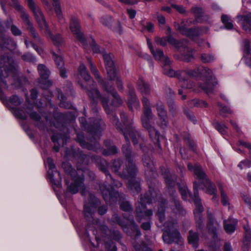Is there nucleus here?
I'll return each instance as SVG.
<instances>
[{
  "label": "nucleus",
  "instance_id": "obj_64",
  "mask_svg": "<svg viewBox=\"0 0 251 251\" xmlns=\"http://www.w3.org/2000/svg\"><path fill=\"white\" fill-rule=\"evenodd\" d=\"M172 6L181 14H183L185 12V9L181 5L172 4Z\"/></svg>",
  "mask_w": 251,
  "mask_h": 251
},
{
  "label": "nucleus",
  "instance_id": "obj_22",
  "mask_svg": "<svg viewBox=\"0 0 251 251\" xmlns=\"http://www.w3.org/2000/svg\"><path fill=\"white\" fill-rule=\"evenodd\" d=\"M143 164L146 168L145 176L149 182L150 179L156 176V171L150 158L145 155L143 157Z\"/></svg>",
  "mask_w": 251,
  "mask_h": 251
},
{
  "label": "nucleus",
  "instance_id": "obj_18",
  "mask_svg": "<svg viewBox=\"0 0 251 251\" xmlns=\"http://www.w3.org/2000/svg\"><path fill=\"white\" fill-rule=\"evenodd\" d=\"M70 28L75 38L83 45H85L86 40L83 33L80 30V25L78 19L75 17H72L70 24Z\"/></svg>",
  "mask_w": 251,
  "mask_h": 251
},
{
  "label": "nucleus",
  "instance_id": "obj_3",
  "mask_svg": "<svg viewBox=\"0 0 251 251\" xmlns=\"http://www.w3.org/2000/svg\"><path fill=\"white\" fill-rule=\"evenodd\" d=\"M78 72L80 76L87 83V86L85 87L82 84H81V86L85 90L86 92L93 103H97L98 100H100L106 113L107 114H111V110L108 105V98L106 96H101L100 95L99 91L96 87V83L92 80L86 67L83 64H81L79 65L78 68Z\"/></svg>",
  "mask_w": 251,
  "mask_h": 251
},
{
  "label": "nucleus",
  "instance_id": "obj_52",
  "mask_svg": "<svg viewBox=\"0 0 251 251\" xmlns=\"http://www.w3.org/2000/svg\"><path fill=\"white\" fill-rule=\"evenodd\" d=\"M188 76L191 77H197L200 75V73L201 72V66H199L197 67L195 69L193 70H187Z\"/></svg>",
  "mask_w": 251,
  "mask_h": 251
},
{
  "label": "nucleus",
  "instance_id": "obj_38",
  "mask_svg": "<svg viewBox=\"0 0 251 251\" xmlns=\"http://www.w3.org/2000/svg\"><path fill=\"white\" fill-rule=\"evenodd\" d=\"M218 188L221 193V202L224 206H227L229 204L228 197L224 191L223 186L221 183H219Z\"/></svg>",
  "mask_w": 251,
  "mask_h": 251
},
{
  "label": "nucleus",
  "instance_id": "obj_48",
  "mask_svg": "<svg viewBox=\"0 0 251 251\" xmlns=\"http://www.w3.org/2000/svg\"><path fill=\"white\" fill-rule=\"evenodd\" d=\"M55 45H59L63 42V39L59 34L53 36L50 32V34L47 33Z\"/></svg>",
  "mask_w": 251,
  "mask_h": 251
},
{
  "label": "nucleus",
  "instance_id": "obj_41",
  "mask_svg": "<svg viewBox=\"0 0 251 251\" xmlns=\"http://www.w3.org/2000/svg\"><path fill=\"white\" fill-rule=\"evenodd\" d=\"M58 98L60 100L59 106L60 107L70 109L72 107V105L71 102L66 101V98L61 93L59 92Z\"/></svg>",
  "mask_w": 251,
  "mask_h": 251
},
{
  "label": "nucleus",
  "instance_id": "obj_54",
  "mask_svg": "<svg viewBox=\"0 0 251 251\" xmlns=\"http://www.w3.org/2000/svg\"><path fill=\"white\" fill-rule=\"evenodd\" d=\"M191 10L195 16L199 18L202 16L203 13V10L201 7H192Z\"/></svg>",
  "mask_w": 251,
  "mask_h": 251
},
{
  "label": "nucleus",
  "instance_id": "obj_28",
  "mask_svg": "<svg viewBox=\"0 0 251 251\" xmlns=\"http://www.w3.org/2000/svg\"><path fill=\"white\" fill-rule=\"evenodd\" d=\"M218 84V82L216 80L215 77H214L213 80H207L203 84L199 83L198 86L203 91L206 92L207 94H210L212 93L214 89L215 86Z\"/></svg>",
  "mask_w": 251,
  "mask_h": 251
},
{
  "label": "nucleus",
  "instance_id": "obj_26",
  "mask_svg": "<svg viewBox=\"0 0 251 251\" xmlns=\"http://www.w3.org/2000/svg\"><path fill=\"white\" fill-rule=\"evenodd\" d=\"M205 188V193L211 195H213L212 200L218 201L217 196V189L214 184L212 183L209 179H206L204 183H202Z\"/></svg>",
  "mask_w": 251,
  "mask_h": 251
},
{
  "label": "nucleus",
  "instance_id": "obj_58",
  "mask_svg": "<svg viewBox=\"0 0 251 251\" xmlns=\"http://www.w3.org/2000/svg\"><path fill=\"white\" fill-rule=\"evenodd\" d=\"M59 140H60V138L58 137V135L57 134H54L51 137V140L55 144V145L53 147V150L56 152H58L59 151V147L56 145V143H58Z\"/></svg>",
  "mask_w": 251,
  "mask_h": 251
},
{
  "label": "nucleus",
  "instance_id": "obj_46",
  "mask_svg": "<svg viewBox=\"0 0 251 251\" xmlns=\"http://www.w3.org/2000/svg\"><path fill=\"white\" fill-rule=\"evenodd\" d=\"M214 127L222 134L225 135L227 133V127L224 124L216 122Z\"/></svg>",
  "mask_w": 251,
  "mask_h": 251
},
{
  "label": "nucleus",
  "instance_id": "obj_9",
  "mask_svg": "<svg viewBox=\"0 0 251 251\" xmlns=\"http://www.w3.org/2000/svg\"><path fill=\"white\" fill-rule=\"evenodd\" d=\"M164 74L170 77H176L179 80L180 85L182 88L190 89L194 86V83L189 79L187 70H178L175 72L169 65L165 66Z\"/></svg>",
  "mask_w": 251,
  "mask_h": 251
},
{
  "label": "nucleus",
  "instance_id": "obj_60",
  "mask_svg": "<svg viewBox=\"0 0 251 251\" xmlns=\"http://www.w3.org/2000/svg\"><path fill=\"white\" fill-rule=\"evenodd\" d=\"M174 203L176 209V211L175 210V208H173V210L175 212H180L182 208L181 206V205L180 204L179 202L176 199L174 200Z\"/></svg>",
  "mask_w": 251,
  "mask_h": 251
},
{
  "label": "nucleus",
  "instance_id": "obj_20",
  "mask_svg": "<svg viewBox=\"0 0 251 251\" xmlns=\"http://www.w3.org/2000/svg\"><path fill=\"white\" fill-rule=\"evenodd\" d=\"M219 223L217 221L213 216L210 214H208V222L206 225V228L208 232L212 235L213 238L216 240L217 238V231L220 229Z\"/></svg>",
  "mask_w": 251,
  "mask_h": 251
},
{
  "label": "nucleus",
  "instance_id": "obj_40",
  "mask_svg": "<svg viewBox=\"0 0 251 251\" xmlns=\"http://www.w3.org/2000/svg\"><path fill=\"white\" fill-rule=\"evenodd\" d=\"M250 42L249 40L248 39H244L243 41V45H244V51L245 53L246 54L245 58V62L246 63V61L248 59V61L250 62L249 60L250 56L251 54V49L250 48Z\"/></svg>",
  "mask_w": 251,
  "mask_h": 251
},
{
  "label": "nucleus",
  "instance_id": "obj_13",
  "mask_svg": "<svg viewBox=\"0 0 251 251\" xmlns=\"http://www.w3.org/2000/svg\"><path fill=\"white\" fill-rule=\"evenodd\" d=\"M100 203L99 201L91 193L89 194L88 201L84 205L83 214L85 219L90 222L94 221V215L96 208Z\"/></svg>",
  "mask_w": 251,
  "mask_h": 251
},
{
  "label": "nucleus",
  "instance_id": "obj_16",
  "mask_svg": "<svg viewBox=\"0 0 251 251\" xmlns=\"http://www.w3.org/2000/svg\"><path fill=\"white\" fill-rule=\"evenodd\" d=\"M38 71L40 76L39 81L40 86L45 89L50 87L52 82L48 79L50 74V72L48 68L43 64H39L38 66Z\"/></svg>",
  "mask_w": 251,
  "mask_h": 251
},
{
  "label": "nucleus",
  "instance_id": "obj_39",
  "mask_svg": "<svg viewBox=\"0 0 251 251\" xmlns=\"http://www.w3.org/2000/svg\"><path fill=\"white\" fill-rule=\"evenodd\" d=\"M190 106H196L197 107H206L208 104L204 100L199 99H193L188 102Z\"/></svg>",
  "mask_w": 251,
  "mask_h": 251
},
{
  "label": "nucleus",
  "instance_id": "obj_42",
  "mask_svg": "<svg viewBox=\"0 0 251 251\" xmlns=\"http://www.w3.org/2000/svg\"><path fill=\"white\" fill-rule=\"evenodd\" d=\"M52 5L54 7L55 12L57 18L59 20L63 19V15L61 9L60 5L59 2V0H51Z\"/></svg>",
  "mask_w": 251,
  "mask_h": 251
},
{
  "label": "nucleus",
  "instance_id": "obj_21",
  "mask_svg": "<svg viewBox=\"0 0 251 251\" xmlns=\"http://www.w3.org/2000/svg\"><path fill=\"white\" fill-rule=\"evenodd\" d=\"M103 58L105 63L108 77L109 78L110 80H114L116 77V75L112 57L110 54H103Z\"/></svg>",
  "mask_w": 251,
  "mask_h": 251
},
{
  "label": "nucleus",
  "instance_id": "obj_2",
  "mask_svg": "<svg viewBox=\"0 0 251 251\" xmlns=\"http://www.w3.org/2000/svg\"><path fill=\"white\" fill-rule=\"evenodd\" d=\"M149 190L144 197L141 195L136 204V217L137 220L140 222L142 219H146L152 215L151 210L146 209V203H150L158 201V211L157 215L161 223L164 220V205L166 201L163 200L160 197L159 191L152 187L149 183Z\"/></svg>",
  "mask_w": 251,
  "mask_h": 251
},
{
  "label": "nucleus",
  "instance_id": "obj_43",
  "mask_svg": "<svg viewBox=\"0 0 251 251\" xmlns=\"http://www.w3.org/2000/svg\"><path fill=\"white\" fill-rule=\"evenodd\" d=\"M251 239V233H245L244 238L243 242L242 249L244 251H247L249 249Z\"/></svg>",
  "mask_w": 251,
  "mask_h": 251
},
{
  "label": "nucleus",
  "instance_id": "obj_29",
  "mask_svg": "<svg viewBox=\"0 0 251 251\" xmlns=\"http://www.w3.org/2000/svg\"><path fill=\"white\" fill-rule=\"evenodd\" d=\"M237 224V220L232 218H229L227 220L224 221V229L227 233L231 234L234 232Z\"/></svg>",
  "mask_w": 251,
  "mask_h": 251
},
{
  "label": "nucleus",
  "instance_id": "obj_15",
  "mask_svg": "<svg viewBox=\"0 0 251 251\" xmlns=\"http://www.w3.org/2000/svg\"><path fill=\"white\" fill-rule=\"evenodd\" d=\"M188 169L189 171L193 172L194 173V175L196 176V178L199 179V181L195 180L193 182V188L194 189V182H197L198 184V186L197 187V190L198 192V188H200L202 190L204 189L202 185V183H204L205 181H206V179H208L206 175L202 170L201 166L195 164L193 165L191 163H188L187 165ZM194 198V197H193Z\"/></svg>",
  "mask_w": 251,
  "mask_h": 251
},
{
  "label": "nucleus",
  "instance_id": "obj_7",
  "mask_svg": "<svg viewBox=\"0 0 251 251\" xmlns=\"http://www.w3.org/2000/svg\"><path fill=\"white\" fill-rule=\"evenodd\" d=\"M163 226L164 233L162 238L165 243L171 244L179 240L180 234L177 229V223L176 220H171L165 222Z\"/></svg>",
  "mask_w": 251,
  "mask_h": 251
},
{
  "label": "nucleus",
  "instance_id": "obj_31",
  "mask_svg": "<svg viewBox=\"0 0 251 251\" xmlns=\"http://www.w3.org/2000/svg\"><path fill=\"white\" fill-rule=\"evenodd\" d=\"M187 238L189 243L192 245L194 248H197L198 247L199 235L197 232L190 230Z\"/></svg>",
  "mask_w": 251,
  "mask_h": 251
},
{
  "label": "nucleus",
  "instance_id": "obj_24",
  "mask_svg": "<svg viewBox=\"0 0 251 251\" xmlns=\"http://www.w3.org/2000/svg\"><path fill=\"white\" fill-rule=\"evenodd\" d=\"M155 42L162 46H165L167 43L175 46L176 48L179 49L182 46V41L176 40L172 35H168L167 37L160 38L156 37L154 39Z\"/></svg>",
  "mask_w": 251,
  "mask_h": 251
},
{
  "label": "nucleus",
  "instance_id": "obj_44",
  "mask_svg": "<svg viewBox=\"0 0 251 251\" xmlns=\"http://www.w3.org/2000/svg\"><path fill=\"white\" fill-rule=\"evenodd\" d=\"M105 145L107 147H108L107 144L109 143L108 141H106L105 142ZM118 151L117 149L115 146H113L110 147H107V150H105L103 151L102 154L104 155H112L116 153Z\"/></svg>",
  "mask_w": 251,
  "mask_h": 251
},
{
  "label": "nucleus",
  "instance_id": "obj_56",
  "mask_svg": "<svg viewBox=\"0 0 251 251\" xmlns=\"http://www.w3.org/2000/svg\"><path fill=\"white\" fill-rule=\"evenodd\" d=\"M218 105L220 107V113L221 114L225 115L226 114H231L232 110L227 106H224L222 104L219 103Z\"/></svg>",
  "mask_w": 251,
  "mask_h": 251
},
{
  "label": "nucleus",
  "instance_id": "obj_45",
  "mask_svg": "<svg viewBox=\"0 0 251 251\" xmlns=\"http://www.w3.org/2000/svg\"><path fill=\"white\" fill-rule=\"evenodd\" d=\"M167 103L169 109V111L173 115L176 114L178 111V108L176 105L174 101L172 100H168Z\"/></svg>",
  "mask_w": 251,
  "mask_h": 251
},
{
  "label": "nucleus",
  "instance_id": "obj_35",
  "mask_svg": "<svg viewBox=\"0 0 251 251\" xmlns=\"http://www.w3.org/2000/svg\"><path fill=\"white\" fill-rule=\"evenodd\" d=\"M221 21L226 29L230 30L233 28L232 21L228 15L223 14L221 16Z\"/></svg>",
  "mask_w": 251,
  "mask_h": 251
},
{
  "label": "nucleus",
  "instance_id": "obj_10",
  "mask_svg": "<svg viewBox=\"0 0 251 251\" xmlns=\"http://www.w3.org/2000/svg\"><path fill=\"white\" fill-rule=\"evenodd\" d=\"M107 183H103L100 185V189L104 200L107 203L113 204L117 201L120 202L124 200L125 196L123 194H119V193L108 186Z\"/></svg>",
  "mask_w": 251,
  "mask_h": 251
},
{
  "label": "nucleus",
  "instance_id": "obj_62",
  "mask_svg": "<svg viewBox=\"0 0 251 251\" xmlns=\"http://www.w3.org/2000/svg\"><path fill=\"white\" fill-rule=\"evenodd\" d=\"M185 114L186 115L188 118L192 121L194 124L197 121L194 114L188 111H185Z\"/></svg>",
  "mask_w": 251,
  "mask_h": 251
},
{
  "label": "nucleus",
  "instance_id": "obj_34",
  "mask_svg": "<svg viewBox=\"0 0 251 251\" xmlns=\"http://www.w3.org/2000/svg\"><path fill=\"white\" fill-rule=\"evenodd\" d=\"M88 61L90 65L89 67L91 70V71L93 74V75H95L96 78L97 79L98 83H99L100 84L102 85V86L104 83H105L106 84H107V83H109L108 82L103 81V80L100 78V75L99 74L98 69H97L96 66L93 64L91 60L89 58H88Z\"/></svg>",
  "mask_w": 251,
  "mask_h": 251
},
{
  "label": "nucleus",
  "instance_id": "obj_1",
  "mask_svg": "<svg viewBox=\"0 0 251 251\" xmlns=\"http://www.w3.org/2000/svg\"><path fill=\"white\" fill-rule=\"evenodd\" d=\"M122 121L124 124V127L120 126L121 124H118V119L115 115H111V120L113 125L117 126L119 130L123 134L125 138L126 141V145L123 146L122 150L125 154L127 164H126V169L122 173L119 172L122 162L120 159L114 160L111 165V169L113 172L122 177L128 179L127 187L128 189L131 191L133 194H137L141 190L140 185L139 182L135 180L134 178L136 176L137 168L133 163L132 159V154L130 148L129 139L128 135L131 139L134 145L138 144V141L139 138L138 132L133 126L132 120H128L125 113L122 112L120 114Z\"/></svg>",
  "mask_w": 251,
  "mask_h": 251
},
{
  "label": "nucleus",
  "instance_id": "obj_25",
  "mask_svg": "<svg viewBox=\"0 0 251 251\" xmlns=\"http://www.w3.org/2000/svg\"><path fill=\"white\" fill-rule=\"evenodd\" d=\"M150 50L155 59L161 60L164 63L163 70L165 66L170 65V60L167 57L164 55L162 50L159 49H155L154 50L153 47H150Z\"/></svg>",
  "mask_w": 251,
  "mask_h": 251
},
{
  "label": "nucleus",
  "instance_id": "obj_36",
  "mask_svg": "<svg viewBox=\"0 0 251 251\" xmlns=\"http://www.w3.org/2000/svg\"><path fill=\"white\" fill-rule=\"evenodd\" d=\"M200 75L205 77L207 80H213L214 76L212 71L208 68L201 66Z\"/></svg>",
  "mask_w": 251,
  "mask_h": 251
},
{
  "label": "nucleus",
  "instance_id": "obj_51",
  "mask_svg": "<svg viewBox=\"0 0 251 251\" xmlns=\"http://www.w3.org/2000/svg\"><path fill=\"white\" fill-rule=\"evenodd\" d=\"M179 191L182 196V198L184 200H187L188 196H191L187 187L185 185H183L179 187Z\"/></svg>",
  "mask_w": 251,
  "mask_h": 251
},
{
  "label": "nucleus",
  "instance_id": "obj_59",
  "mask_svg": "<svg viewBox=\"0 0 251 251\" xmlns=\"http://www.w3.org/2000/svg\"><path fill=\"white\" fill-rule=\"evenodd\" d=\"M155 16L157 18L160 24H165V18L164 16L159 13L158 12H156V13L155 14Z\"/></svg>",
  "mask_w": 251,
  "mask_h": 251
},
{
  "label": "nucleus",
  "instance_id": "obj_47",
  "mask_svg": "<svg viewBox=\"0 0 251 251\" xmlns=\"http://www.w3.org/2000/svg\"><path fill=\"white\" fill-rule=\"evenodd\" d=\"M113 22V18L111 16H104L100 19L101 23L106 26H110Z\"/></svg>",
  "mask_w": 251,
  "mask_h": 251
},
{
  "label": "nucleus",
  "instance_id": "obj_8",
  "mask_svg": "<svg viewBox=\"0 0 251 251\" xmlns=\"http://www.w3.org/2000/svg\"><path fill=\"white\" fill-rule=\"evenodd\" d=\"M29 9L33 13L34 19L41 30H44L47 33L50 34L49 25L46 20L41 8L34 0H25Z\"/></svg>",
  "mask_w": 251,
  "mask_h": 251
},
{
  "label": "nucleus",
  "instance_id": "obj_30",
  "mask_svg": "<svg viewBox=\"0 0 251 251\" xmlns=\"http://www.w3.org/2000/svg\"><path fill=\"white\" fill-rule=\"evenodd\" d=\"M127 103L128 107L130 109H132L133 107L138 108L140 107V102L133 89L129 90V96Z\"/></svg>",
  "mask_w": 251,
  "mask_h": 251
},
{
  "label": "nucleus",
  "instance_id": "obj_27",
  "mask_svg": "<svg viewBox=\"0 0 251 251\" xmlns=\"http://www.w3.org/2000/svg\"><path fill=\"white\" fill-rule=\"evenodd\" d=\"M137 87L142 96H147L150 95L151 93L150 86L142 78H140L138 80Z\"/></svg>",
  "mask_w": 251,
  "mask_h": 251
},
{
  "label": "nucleus",
  "instance_id": "obj_19",
  "mask_svg": "<svg viewBox=\"0 0 251 251\" xmlns=\"http://www.w3.org/2000/svg\"><path fill=\"white\" fill-rule=\"evenodd\" d=\"M157 116L160 121V126L161 128H165L167 126L169 121L167 112L165 106L161 101H158L155 104Z\"/></svg>",
  "mask_w": 251,
  "mask_h": 251
},
{
  "label": "nucleus",
  "instance_id": "obj_14",
  "mask_svg": "<svg viewBox=\"0 0 251 251\" xmlns=\"http://www.w3.org/2000/svg\"><path fill=\"white\" fill-rule=\"evenodd\" d=\"M92 158L93 160H95L98 167L99 168L100 170L104 172L107 178L108 179V177L110 178V182L107 183L109 187L113 189V187L119 188L122 186V184L121 182L119 181H116L111 177V175L109 174L108 171L107 170V163L105 160L101 159L100 157L98 156H92Z\"/></svg>",
  "mask_w": 251,
  "mask_h": 251
},
{
  "label": "nucleus",
  "instance_id": "obj_49",
  "mask_svg": "<svg viewBox=\"0 0 251 251\" xmlns=\"http://www.w3.org/2000/svg\"><path fill=\"white\" fill-rule=\"evenodd\" d=\"M14 114L17 118L22 120H25L27 118L26 112L22 109H15L14 110Z\"/></svg>",
  "mask_w": 251,
  "mask_h": 251
},
{
  "label": "nucleus",
  "instance_id": "obj_4",
  "mask_svg": "<svg viewBox=\"0 0 251 251\" xmlns=\"http://www.w3.org/2000/svg\"><path fill=\"white\" fill-rule=\"evenodd\" d=\"M142 102L144 108L143 114L141 117L142 126L148 131L151 141L156 147L161 150V146L159 143V132L151 125V121L153 118V114L150 100L147 96H142Z\"/></svg>",
  "mask_w": 251,
  "mask_h": 251
},
{
  "label": "nucleus",
  "instance_id": "obj_53",
  "mask_svg": "<svg viewBox=\"0 0 251 251\" xmlns=\"http://www.w3.org/2000/svg\"><path fill=\"white\" fill-rule=\"evenodd\" d=\"M53 57L54 60L55 61V64L57 66V67H60L64 66V61L62 60V57L60 55H57L54 52L53 53Z\"/></svg>",
  "mask_w": 251,
  "mask_h": 251
},
{
  "label": "nucleus",
  "instance_id": "obj_17",
  "mask_svg": "<svg viewBox=\"0 0 251 251\" xmlns=\"http://www.w3.org/2000/svg\"><path fill=\"white\" fill-rule=\"evenodd\" d=\"M124 219L126 220V222L123 221L120 217L117 214H115L112 216L111 221L113 223L119 225L125 231H127V226H129L130 225H132L133 227L136 230V236H140L141 234V232L138 229V226L134 223L133 218L131 217L126 219L124 217Z\"/></svg>",
  "mask_w": 251,
  "mask_h": 251
},
{
  "label": "nucleus",
  "instance_id": "obj_11",
  "mask_svg": "<svg viewBox=\"0 0 251 251\" xmlns=\"http://www.w3.org/2000/svg\"><path fill=\"white\" fill-rule=\"evenodd\" d=\"M14 8L17 11L20 12L21 17L30 35L32 37L35 41L37 42H40L39 36L37 32L36 29L33 26L32 23L29 19V15L26 12L24 8L18 3H15Z\"/></svg>",
  "mask_w": 251,
  "mask_h": 251
},
{
  "label": "nucleus",
  "instance_id": "obj_23",
  "mask_svg": "<svg viewBox=\"0 0 251 251\" xmlns=\"http://www.w3.org/2000/svg\"><path fill=\"white\" fill-rule=\"evenodd\" d=\"M103 88L105 91L110 93L113 96V99L110 104L111 105L117 107L122 104L123 101L117 93L115 91L112 84H111L109 82L107 83V84L104 83L103 85Z\"/></svg>",
  "mask_w": 251,
  "mask_h": 251
},
{
  "label": "nucleus",
  "instance_id": "obj_57",
  "mask_svg": "<svg viewBox=\"0 0 251 251\" xmlns=\"http://www.w3.org/2000/svg\"><path fill=\"white\" fill-rule=\"evenodd\" d=\"M120 208L122 210L125 211H129L132 209L131 206L127 201L121 202L120 203Z\"/></svg>",
  "mask_w": 251,
  "mask_h": 251
},
{
  "label": "nucleus",
  "instance_id": "obj_5",
  "mask_svg": "<svg viewBox=\"0 0 251 251\" xmlns=\"http://www.w3.org/2000/svg\"><path fill=\"white\" fill-rule=\"evenodd\" d=\"M92 129L90 131V134L92 135V139H90L91 143H86L84 140V137L81 135H78L77 140L80 146L83 148H87L88 150H93V146L97 147V139L100 136L101 129L104 127V125L100 119L96 120L92 125Z\"/></svg>",
  "mask_w": 251,
  "mask_h": 251
},
{
  "label": "nucleus",
  "instance_id": "obj_55",
  "mask_svg": "<svg viewBox=\"0 0 251 251\" xmlns=\"http://www.w3.org/2000/svg\"><path fill=\"white\" fill-rule=\"evenodd\" d=\"M10 102L14 106H18L20 105L22 103V100L21 99L18 97L17 96L14 95L10 97Z\"/></svg>",
  "mask_w": 251,
  "mask_h": 251
},
{
  "label": "nucleus",
  "instance_id": "obj_50",
  "mask_svg": "<svg viewBox=\"0 0 251 251\" xmlns=\"http://www.w3.org/2000/svg\"><path fill=\"white\" fill-rule=\"evenodd\" d=\"M181 34L190 37H193L197 35V32L194 28H187L184 27Z\"/></svg>",
  "mask_w": 251,
  "mask_h": 251
},
{
  "label": "nucleus",
  "instance_id": "obj_32",
  "mask_svg": "<svg viewBox=\"0 0 251 251\" xmlns=\"http://www.w3.org/2000/svg\"><path fill=\"white\" fill-rule=\"evenodd\" d=\"M243 29L248 32L251 31V13L241 17Z\"/></svg>",
  "mask_w": 251,
  "mask_h": 251
},
{
  "label": "nucleus",
  "instance_id": "obj_63",
  "mask_svg": "<svg viewBox=\"0 0 251 251\" xmlns=\"http://www.w3.org/2000/svg\"><path fill=\"white\" fill-rule=\"evenodd\" d=\"M11 30L12 33L15 36L20 35L22 33L21 30L13 25L11 26Z\"/></svg>",
  "mask_w": 251,
  "mask_h": 251
},
{
  "label": "nucleus",
  "instance_id": "obj_61",
  "mask_svg": "<svg viewBox=\"0 0 251 251\" xmlns=\"http://www.w3.org/2000/svg\"><path fill=\"white\" fill-rule=\"evenodd\" d=\"M99 230L101 232V233L103 234V236L104 235H106L109 231L108 227L107 226L105 225H100L99 226Z\"/></svg>",
  "mask_w": 251,
  "mask_h": 251
},
{
  "label": "nucleus",
  "instance_id": "obj_12",
  "mask_svg": "<svg viewBox=\"0 0 251 251\" xmlns=\"http://www.w3.org/2000/svg\"><path fill=\"white\" fill-rule=\"evenodd\" d=\"M197 183L196 182H194V198H193V201L195 204L196 208L194 211V214L196 227L198 229L201 230L203 227V221L201 215V213L203 211V207L201 204V200L197 190Z\"/></svg>",
  "mask_w": 251,
  "mask_h": 251
},
{
  "label": "nucleus",
  "instance_id": "obj_33",
  "mask_svg": "<svg viewBox=\"0 0 251 251\" xmlns=\"http://www.w3.org/2000/svg\"><path fill=\"white\" fill-rule=\"evenodd\" d=\"M165 179L170 195L174 196V194L176 193L174 189V187L176 184V176H175L173 177L169 176L167 175L165 176Z\"/></svg>",
  "mask_w": 251,
  "mask_h": 251
},
{
  "label": "nucleus",
  "instance_id": "obj_6",
  "mask_svg": "<svg viewBox=\"0 0 251 251\" xmlns=\"http://www.w3.org/2000/svg\"><path fill=\"white\" fill-rule=\"evenodd\" d=\"M63 167L65 171L69 174L73 180V182L68 187V190L72 194H75L77 193L79 190H81V194L84 195L85 193L83 183L84 176H76L75 175L77 172L68 164H63Z\"/></svg>",
  "mask_w": 251,
  "mask_h": 251
},
{
  "label": "nucleus",
  "instance_id": "obj_37",
  "mask_svg": "<svg viewBox=\"0 0 251 251\" xmlns=\"http://www.w3.org/2000/svg\"><path fill=\"white\" fill-rule=\"evenodd\" d=\"M216 59L215 56L213 53H204L201 55V60L203 63L213 62Z\"/></svg>",
  "mask_w": 251,
  "mask_h": 251
}]
</instances>
